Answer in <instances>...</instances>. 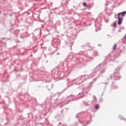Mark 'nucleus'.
<instances>
[{
  "label": "nucleus",
  "mask_w": 126,
  "mask_h": 126,
  "mask_svg": "<svg viewBox=\"0 0 126 126\" xmlns=\"http://www.w3.org/2000/svg\"><path fill=\"white\" fill-rule=\"evenodd\" d=\"M106 63H107L106 62H103L102 63L99 64V65L97 66L93 70V72L92 73V75L90 77L88 75L89 78L86 79H89V78H90V77H92L93 76H97V78H94L93 80V82L90 83L89 85L87 87H85L82 89V93H79V95H82V96H81L80 97H77V95H73L72 94L68 96L67 98H70V99H68V102L66 103V104H68L69 102H70V101H74V100H78L80 98H82L83 97H84L86 96V94L89 91H90V90L91 88H92V85L94 84V82L97 80V79L98 78V77H100V75L101 74H103L104 72H105V69L106 68Z\"/></svg>",
  "instance_id": "obj_1"
},
{
  "label": "nucleus",
  "mask_w": 126,
  "mask_h": 126,
  "mask_svg": "<svg viewBox=\"0 0 126 126\" xmlns=\"http://www.w3.org/2000/svg\"><path fill=\"white\" fill-rule=\"evenodd\" d=\"M72 85H73V84H71L70 85H67V87L63 89L61 92H57L50 97H47L44 101V104L47 105V104H50V103H51V104H55L56 103H57V104H62V103H63L64 101H65L64 97H63L60 99H58L57 97H60L61 94H63V93L67 88H69V87H70V86H72Z\"/></svg>",
  "instance_id": "obj_2"
},
{
  "label": "nucleus",
  "mask_w": 126,
  "mask_h": 126,
  "mask_svg": "<svg viewBox=\"0 0 126 126\" xmlns=\"http://www.w3.org/2000/svg\"><path fill=\"white\" fill-rule=\"evenodd\" d=\"M79 56L76 57L75 62L76 63L78 64H84L85 65L86 64L85 63H87L89 61V59L93 60L92 57L88 55L87 51H82L79 53Z\"/></svg>",
  "instance_id": "obj_3"
},
{
  "label": "nucleus",
  "mask_w": 126,
  "mask_h": 126,
  "mask_svg": "<svg viewBox=\"0 0 126 126\" xmlns=\"http://www.w3.org/2000/svg\"><path fill=\"white\" fill-rule=\"evenodd\" d=\"M89 78V76L87 75H84L80 76L79 78L77 79H73L72 80L67 79V84L66 85H69V84L71 83V82H73V81H76V82L74 83V84L75 85H80V83H82L83 82H84L86 79Z\"/></svg>",
  "instance_id": "obj_4"
},
{
  "label": "nucleus",
  "mask_w": 126,
  "mask_h": 126,
  "mask_svg": "<svg viewBox=\"0 0 126 126\" xmlns=\"http://www.w3.org/2000/svg\"><path fill=\"white\" fill-rule=\"evenodd\" d=\"M65 36L68 40L65 41V44H66V46H69L71 50L72 49L71 46H72L73 43L70 42V40H75L76 39V34H73L72 32H70L66 34Z\"/></svg>",
  "instance_id": "obj_5"
},
{
  "label": "nucleus",
  "mask_w": 126,
  "mask_h": 126,
  "mask_svg": "<svg viewBox=\"0 0 126 126\" xmlns=\"http://www.w3.org/2000/svg\"><path fill=\"white\" fill-rule=\"evenodd\" d=\"M85 115L82 113H78L77 115H76V117L77 119H78L79 122H80V119H82L83 121L91 120L92 119V117H91V115H90V114H88L89 117H88V116L85 117Z\"/></svg>",
  "instance_id": "obj_6"
},
{
  "label": "nucleus",
  "mask_w": 126,
  "mask_h": 126,
  "mask_svg": "<svg viewBox=\"0 0 126 126\" xmlns=\"http://www.w3.org/2000/svg\"><path fill=\"white\" fill-rule=\"evenodd\" d=\"M121 70V67H118L116 69H115V72L113 73V78L114 80H120V78H121V76L120 75V71Z\"/></svg>",
  "instance_id": "obj_7"
},
{
  "label": "nucleus",
  "mask_w": 126,
  "mask_h": 126,
  "mask_svg": "<svg viewBox=\"0 0 126 126\" xmlns=\"http://www.w3.org/2000/svg\"><path fill=\"white\" fill-rule=\"evenodd\" d=\"M53 43L55 44V45H56V46L55 48H58V46H60L61 42L59 39H55L53 41Z\"/></svg>",
  "instance_id": "obj_8"
},
{
  "label": "nucleus",
  "mask_w": 126,
  "mask_h": 126,
  "mask_svg": "<svg viewBox=\"0 0 126 126\" xmlns=\"http://www.w3.org/2000/svg\"><path fill=\"white\" fill-rule=\"evenodd\" d=\"M68 24L70 26L72 25L73 26L75 25V22H74V20L73 19L71 18L70 19V21L68 22Z\"/></svg>",
  "instance_id": "obj_9"
},
{
  "label": "nucleus",
  "mask_w": 126,
  "mask_h": 126,
  "mask_svg": "<svg viewBox=\"0 0 126 126\" xmlns=\"http://www.w3.org/2000/svg\"><path fill=\"white\" fill-rule=\"evenodd\" d=\"M83 103H84L85 106H87V107H88V106H89V105L90 104V101L87 100H83Z\"/></svg>",
  "instance_id": "obj_10"
},
{
  "label": "nucleus",
  "mask_w": 126,
  "mask_h": 126,
  "mask_svg": "<svg viewBox=\"0 0 126 126\" xmlns=\"http://www.w3.org/2000/svg\"><path fill=\"white\" fill-rule=\"evenodd\" d=\"M113 56H114V54H113V52H111V53H109L108 55L105 57V59H113Z\"/></svg>",
  "instance_id": "obj_11"
},
{
  "label": "nucleus",
  "mask_w": 126,
  "mask_h": 126,
  "mask_svg": "<svg viewBox=\"0 0 126 126\" xmlns=\"http://www.w3.org/2000/svg\"><path fill=\"white\" fill-rule=\"evenodd\" d=\"M54 87V84H49L48 86H47V88L48 89V90H51L52 88Z\"/></svg>",
  "instance_id": "obj_12"
},
{
  "label": "nucleus",
  "mask_w": 126,
  "mask_h": 126,
  "mask_svg": "<svg viewBox=\"0 0 126 126\" xmlns=\"http://www.w3.org/2000/svg\"><path fill=\"white\" fill-rule=\"evenodd\" d=\"M123 18L118 17V25H122V23H123Z\"/></svg>",
  "instance_id": "obj_13"
},
{
  "label": "nucleus",
  "mask_w": 126,
  "mask_h": 126,
  "mask_svg": "<svg viewBox=\"0 0 126 126\" xmlns=\"http://www.w3.org/2000/svg\"><path fill=\"white\" fill-rule=\"evenodd\" d=\"M55 119L58 120V121H61V120H62V116H61V115L58 114L55 116Z\"/></svg>",
  "instance_id": "obj_14"
},
{
  "label": "nucleus",
  "mask_w": 126,
  "mask_h": 126,
  "mask_svg": "<svg viewBox=\"0 0 126 126\" xmlns=\"http://www.w3.org/2000/svg\"><path fill=\"white\" fill-rule=\"evenodd\" d=\"M83 5L84 6H85V7H87V8H88L89 9V8H90V7L89 6V5H88L87 4V3L85 2H84L83 3Z\"/></svg>",
  "instance_id": "obj_15"
},
{
  "label": "nucleus",
  "mask_w": 126,
  "mask_h": 126,
  "mask_svg": "<svg viewBox=\"0 0 126 126\" xmlns=\"http://www.w3.org/2000/svg\"><path fill=\"white\" fill-rule=\"evenodd\" d=\"M121 15H122V17H125V15L126 14V11H124L120 12Z\"/></svg>",
  "instance_id": "obj_16"
},
{
  "label": "nucleus",
  "mask_w": 126,
  "mask_h": 126,
  "mask_svg": "<svg viewBox=\"0 0 126 126\" xmlns=\"http://www.w3.org/2000/svg\"><path fill=\"white\" fill-rule=\"evenodd\" d=\"M111 27H113V26L114 28H116V27H117V23H116V22H114L113 23V25H111Z\"/></svg>",
  "instance_id": "obj_17"
},
{
  "label": "nucleus",
  "mask_w": 126,
  "mask_h": 126,
  "mask_svg": "<svg viewBox=\"0 0 126 126\" xmlns=\"http://www.w3.org/2000/svg\"><path fill=\"white\" fill-rule=\"evenodd\" d=\"M68 64L67 63V62H65L63 63V66H64L66 65V66H68Z\"/></svg>",
  "instance_id": "obj_18"
},
{
  "label": "nucleus",
  "mask_w": 126,
  "mask_h": 126,
  "mask_svg": "<svg viewBox=\"0 0 126 126\" xmlns=\"http://www.w3.org/2000/svg\"><path fill=\"white\" fill-rule=\"evenodd\" d=\"M99 108V104H96L95 105L94 109H95V110H98Z\"/></svg>",
  "instance_id": "obj_19"
},
{
  "label": "nucleus",
  "mask_w": 126,
  "mask_h": 126,
  "mask_svg": "<svg viewBox=\"0 0 126 126\" xmlns=\"http://www.w3.org/2000/svg\"><path fill=\"white\" fill-rule=\"evenodd\" d=\"M117 49V43L115 44L113 48V50H116Z\"/></svg>",
  "instance_id": "obj_20"
},
{
  "label": "nucleus",
  "mask_w": 126,
  "mask_h": 126,
  "mask_svg": "<svg viewBox=\"0 0 126 126\" xmlns=\"http://www.w3.org/2000/svg\"><path fill=\"white\" fill-rule=\"evenodd\" d=\"M94 56H98V52L97 51H94Z\"/></svg>",
  "instance_id": "obj_21"
},
{
  "label": "nucleus",
  "mask_w": 126,
  "mask_h": 126,
  "mask_svg": "<svg viewBox=\"0 0 126 126\" xmlns=\"http://www.w3.org/2000/svg\"><path fill=\"white\" fill-rule=\"evenodd\" d=\"M112 87H113V89H117L118 88V86L115 85L114 86H113V85H112Z\"/></svg>",
  "instance_id": "obj_22"
},
{
  "label": "nucleus",
  "mask_w": 126,
  "mask_h": 126,
  "mask_svg": "<svg viewBox=\"0 0 126 126\" xmlns=\"http://www.w3.org/2000/svg\"><path fill=\"white\" fill-rule=\"evenodd\" d=\"M120 15H121V12L119 13L118 14H117V18L119 19V17H120Z\"/></svg>",
  "instance_id": "obj_23"
},
{
  "label": "nucleus",
  "mask_w": 126,
  "mask_h": 126,
  "mask_svg": "<svg viewBox=\"0 0 126 126\" xmlns=\"http://www.w3.org/2000/svg\"><path fill=\"white\" fill-rule=\"evenodd\" d=\"M30 95L28 94H27L25 96V98H28L29 97Z\"/></svg>",
  "instance_id": "obj_24"
},
{
  "label": "nucleus",
  "mask_w": 126,
  "mask_h": 126,
  "mask_svg": "<svg viewBox=\"0 0 126 126\" xmlns=\"http://www.w3.org/2000/svg\"><path fill=\"white\" fill-rule=\"evenodd\" d=\"M54 54H55V52H52V53H49V54H48V55H54Z\"/></svg>",
  "instance_id": "obj_25"
},
{
  "label": "nucleus",
  "mask_w": 126,
  "mask_h": 126,
  "mask_svg": "<svg viewBox=\"0 0 126 126\" xmlns=\"http://www.w3.org/2000/svg\"><path fill=\"white\" fill-rule=\"evenodd\" d=\"M51 73L53 74V73H55V70H51Z\"/></svg>",
  "instance_id": "obj_26"
},
{
  "label": "nucleus",
  "mask_w": 126,
  "mask_h": 126,
  "mask_svg": "<svg viewBox=\"0 0 126 126\" xmlns=\"http://www.w3.org/2000/svg\"><path fill=\"white\" fill-rule=\"evenodd\" d=\"M105 84V85H107V84H109V83H101V84Z\"/></svg>",
  "instance_id": "obj_27"
},
{
  "label": "nucleus",
  "mask_w": 126,
  "mask_h": 126,
  "mask_svg": "<svg viewBox=\"0 0 126 126\" xmlns=\"http://www.w3.org/2000/svg\"><path fill=\"white\" fill-rule=\"evenodd\" d=\"M88 45L85 44L82 46V47L83 48V47H87Z\"/></svg>",
  "instance_id": "obj_28"
},
{
  "label": "nucleus",
  "mask_w": 126,
  "mask_h": 126,
  "mask_svg": "<svg viewBox=\"0 0 126 126\" xmlns=\"http://www.w3.org/2000/svg\"><path fill=\"white\" fill-rule=\"evenodd\" d=\"M45 31H47V32H48V33H49V32H50V31H49V29H46L45 30Z\"/></svg>",
  "instance_id": "obj_29"
},
{
  "label": "nucleus",
  "mask_w": 126,
  "mask_h": 126,
  "mask_svg": "<svg viewBox=\"0 0 126 126\" xmlns=\"http://www.w3.org/2000/svg\"><path fill=\"white\" fill-rule=\"evenodd\" d=\"M94 100H96V99H97V97H96V96H95V95H94Z\"/></svg>",
  "instance_id": "obj_30"
},
{
  "label": "nucleus",
  "mask_w": 126,
  "mask_h": 126,
  "mask_svg": "<svg viewBox=\"0 0 126 126\" xmlns=\"http://www.w3.org/2000/svg\"><path fill=\"white\" fill-rule=\"evenodd\" d=\"M65 3H68V0H65Z\"/></svg>",
  "instance_id": "obj_31"
},
{
  "label": "nucleus",
  "mask_w": 126,
  "mask_h": 126,
  "mask_svg": "<svg viewBox=\"0 0 126 126\" xmlns=\"http://www.w3.org/2000/svg\"><path fill=\"white\" fill-rule=\"evenodd\" d=\"M120 120H124V121H126V119L125 118H121Z\"/></svg>",
  "instance_id": "obj_32"
},
{
  "label": "nucleus",
  "mask_w": 126,
  "mask_h": 126,
  "mask_svg": "<svg viewBox=\"0 0 126 126\" xmlns=\"http://www.w3.org/2000/svg\"><path fill=\"white\" fill-rule=\"evenodd\" d=\"M126 35L123 37V39H126Z\"/></svg>",
  "instance_id": "obj_33"
},
{
  "label": "nucleus",
  "mask_w": 126,
  "mask_h": 126,
  "mask_svg": "<svg viewBox=\"0 0 126 126\" xmlns=\"http://www.w3.org/2000/svg\"><path fill=\"white\" fill-rule=\"evenodd\" d=\"M62 126H67V125H66V124H63L62 125Z\"/></svg>",
  "instance_id": "obj_34"
},
{
  "label": "nucleus",
  "mask_w": 126,
  "mask_h": 126,
  "mask_svg": "<svg viewBox=\"0 0 126 126\" xmlns=\"http://www.w3.org/2000/svg\"><path fill=\"white\" fill-rule=\"evenodd\" d=\"M36 76V79H37V78H38V77H39V75H37Z\"/></svg>",
  "instance_id": "obj_35"
},
{
  "label": "nucleus",
  "mask_w": 126,
  "mask_h": 126,
  "mask_svg": "<svg viewBox=\"0 0 126 126\" xmlns=\"http://www.w3.org/2000/svg\"><path fill=\"white\" fill-rule=\"evenodd\" d=\"M37 88H41V86H37Z\"/></svg>",
  "instance_id": "obj_36"
},
{
  "label": "nucleus",
  "mask_w": 126,
  "mask_h": 126,
  "mask_svg": "<svg viewBox=\"0 0 126 126\" xmlns=\"http://www.w3.org/2000/svg\"><path fill=\"white\" fill-rule=\"evenodd\" d=\"M120 29H124V27H120Z\"/></svg>",
  "instance_id": "obj_37"
},
{
  "label": "nucleus",
  "mask_w": 126,
  "mask_h": 126,
  "mask_svg": "<svg viewBox=\"0 0 126 126\" xmlns=\"http://www.w3.org/2000/svg\"><path fill=\"white\" fill-rule=\"evenodd\" d=\"M17 43H20V41L17 40Z\"/></svg>",
  "instance_id": "obj_38"
},
{
  "label": "nucleus",
  "mask_w": 126,
  "mask_h": 126,
  "mask_svg": "<svg viewBox=\"0 0 126 126\" xmlns=\"http://www.w3.org/2000/svg\"><path fill=\"white\" fill-rule=\"evenodd\" d=\"M112 75H110V78H111V79H113V78H112Z\"/></svg>",
  "instance_id": "obj_39"
},
{
  "label": "nucleus",
  "mask_w": 126,
  "mask_h": 126,
  "mask_svg": "<svg viewBox=\"0 0 126 126\" xmlns=\"http://www.w3.org/2000/svg\"><path fill=\"white\" fill-rule=\"evenodd\" d=\"M9 32H11V31H12V29H10V30H9Z\"/></svg>",
  "instance_id": "obj_40"
},
{
  "label": "nucleus",
  "mask_w": 126,
  "mask_h": 126,
  "mask_svg": "<svg viewBox=\"0 0 126 126\" xmlns=\"http://www.w3.org/2000/svg\"><path fill=\"white\" fill-rule=\"evenodd\" d=\"M57 55H61V53H60L58 52V53H57Z\"/></svg>",
  "instance_id": "obj_41"
},
{
  "label": "nucleus",
  "mask_w": 126,
  "mask_h": 126,
  "mask_svg": "<svg viewBox=\"0 0 126 126\" xmlns=\"http://www.w3.org/2000/svg\"><path fill=\"white\" fill-rule=\"evenodd\" d=\"M9 16H10V17H12V15L10 14Z\"/></svg>",
  "instance_id": "obj_42"
},
{
  "label": "nucleus",
  "mask_w": 126,
  "mask_h": 126,
  "mask_svg": "<svg viewBox=\"0 0 126 126\" xmlns=\"http://www.w3.org/2000/svg\"><path fill=\"white\" fill-rule=\"evenodd\" d=\"M122 32V31H121V30H119L118 31V32Z\"/></svg>",
  "instance_id": "obj_43"
},
{
  "label": "nucleus",
  "mask_w": 126,
  "mask_h": 126,
  "mask_svg": "<svg viewBox=\"0 0 126 126\" xmlns=\"http://www.w3.org/2000/svg\"><path fill=\"white\" fill-rule=\"evenodd\" d=\"M117 15H115V18H118L117 17Z\"/></svg>",
  "instance_id": "obj_44"
},
{
  "label": "nucleus",
  "mask_w": 126,
  "mask_h": 126,
  "mask_svg": "<svg viewBox=\"0 0 126 126\" xmlns=\"http://www.w3.org/2000/svg\"><path fill=\"white\" fill-rule=\"evenodd\" d=\"M104 95V93H102L101 94V96H103Z\"/></svg>",
  "instance_id": "obj_45"
},
{
  "label": "nucleus",
  "mask_w": 126,
  "mask_h": 126,
  "mask_svg": "<svg viewBox=\"0 0 126 126\" xmlns=\"http://www.w3.org/2000/svg\"><path fill=\"white\" fill-rule=\"evenodd\" d=\"M63 110H62L61 111V113H63Z\"/></svg>",
  "instance_id": "obj_46"
},
{
  "label": "nucleus",
  "mask_w": 126,
  "mask_h": 126,
  "mask_svg": "<svg viewBox=\"0 0 126 126\" xmlns=\"http://www.w3.org/2000/svg\"><path fill=\"white\" fill-rule=\"evenodd\" d=\"M106 87H106V86L104 87V90H106Z\"/></svg>",
  "instance_id": "obj_47"
},
{
  "label": "nucleus",
  "mask_w": 126,
  "mask_h": 126,
  "mask_svg": "<svg viewBox=\"0 0 126 126\" xmlns=\"http://www.w3.org/2000/svg\"><path fill=\"white\" fill-rule=\"evenodd\" d=\"M2 40H4V37L2 38Z\"/></svg>",
  "instance_id": "obj_48"
},
{
  "label": "nucleus",
  "mask_w": 126,
  "mask_h": 126,
  "mask_svg": "<svg viewBox=\"0 0 126 126\" xmlns=\"http://www.w3.org/2000/svg\"><path fill=\"white\" fill-rule=\"evenodd\" d=\"M59 125H62V123H59Z\"/></svg>",
  "instance_id": "obj_49"
},
{
  "label": "nucleus",
  "mask_w": 126,
  "mask_h": 126,
  "mask_svg": "<svg viewBox=\"0 0 126 126\" xmlns=\"http://www.w3.org/2000/svg\"><path fill=\"white\" fill-rule=\"evenodd\" d=\"M49 50L51 51V48H49Z\"/></svg>",
  "instance_id": "obj_50"
},
{
  "label": "nucleus",
  "mask_w": 126,
  "mask_h": 126,
  "mask_svg": "<svg viewBox=\"0 0 126 126\" xmlns=\"http://www.w3.org/2000/svg\"><path fill=\"white\" fill-rule=\"evenodd\" d=\"M95 31H96V32H97V31H98L97 30V29H96V30H95Z\"/></svg>",
  "instance_id": "obj_51"
},
{
  "label": "nucleus",
  "mask_w": 126,
  "mask_h": 126,
  "mask_svg": "<svg viewBox=\"0 0 126 126\" xmlns=\"http://www.w3.org/2000/svg\"><path fill=\"white\" fill-rule=\"evenodd\" d=\"M87 125H89V123H87Z\"/></svg>",
  "instance_id": "obj_52"
},
{
  "label": "nucleus",
  "mask_w": 126,
  "mask_h": 126,
  "mask_svg": "<svg viewBox=\"0 0 126 126\" xmlns=\"http://www.w3.org/2000/svg\"><path fill=\"white\" fill-rule=\"evenodd\" d=\"M39 117H40V118H41V115H40V116H39Z\"/></svg>",
  "instance_id": "obj_53"
},
{
  "label": "nucleus",
  "mask_w": 126,
  "mask_h": 126,
  "mask_svg": "<svg viewBox=\"0 0 126 126\" xmlns=\"http://www.w3.org/2000/svg\"><path fill=\"white\" fill-rule=\"evenodd\" d=\"M5 125H7V123H5Z\"/></svg>",
  "instance_id": "obj_54"
},
{
  "label": "nucleus",
  "mask_w": 126,
  "mask_h": 126,
  "mask_svg": "<svg viewBox=\"0 0 126 126\" xmlns=\"http://www.w3.org/2000/svg\"><path fill=\"white\" fill-rule=\"evenodd\" d=\"M80 123L81 124H82V123L81 122H80Z\"/></svg>",
  "instance_id": "obj_55"
},
{
  "label": "nucleus",
  "mask_w": 126,
  "mask_h": 126,
  "mask_svg": "<svg viewBox=\"0 0 126 126\" xmlns=\"http://www.w3.org/2000/svg\"><path fill=\"white\" fill-rule=\"evenodd\" d=\"M41 81V82H43V81Z\"/></svg>",
  "instance_id": "obj_56"
},
{
  "label": "nucleus",
  "mask_w": 126,
  "mask_h": 126,
  "mask_svg": "<svg viewBox=\"0 0 126 126\" xmlns=\"http://www.w3.org/2000/svg\"><path fill=\"white\" fill-rule=\"evenodd\" d=\"M73 7H75V6H74Z\"/></svg>",
  "instance_id": "obj_57"
},
{
  "label": "nucleus",
  "mask_w": 126,
  "mask_h": 126,
  "mask_svg": "<svg viewBox=\"0 0 126 126\" xmlns=\"http://www.w3.org/2000/svg\"><path fill=\"white\" fill-rule=\"evenodd\" d=\"M49 34H50V33H48V35H49Z\"/></svg>",
  "instance_id": "obj_58"
},
{
  "label": "nucleus",
  "mask_w": 126,
  "mask_h": 126,
  "mask_svg": "<svg viewBox=\"0 0 126 126\" xmlns=\"http://www.w3.org/2000/svg\"><path fill=\"white\" fill-rule=\"evenodd\" d=\"M28 118H29V115L28 116Z\"/></svg>",
  "instance_id": "obj_59"
},
{
  "label": "nucleus",
  "mask_w": 126,
  "mask_h": 126,
  "mask_svg": "<svg viewBox=\"0 0 126 126\" xmlns=\"http://www.w3.org/2000/svg\"><path fill=\"white\" fill-rule=\"evenodd\" d=\"M99 46H100V44H98Z\"/></svg>",
  "instance_id": "obj_60"
},
{
  "label": "nucleus",
  "mask_w": 126,
  "mask_h": 126,
  "mask_svg": "<svg viewBox=\"0 0 126 126\" xmlns=\"http://www.w3.org/2000/svg\"><path fill=\"white\" fill-rule=\"evenodd\" d=\"M119 117H121V115H120Z\"/></svg>",
  "instance_id": "obj_61"
},
{
  "label": "nucleus",
  "mask_w": 126,
  "mask_h": 126,
  "mask_svg": "<svg viewBox=\"0 0 126 126\" xmlns=\"http://www.w3.org/2000/svg\"><path fill=\"white\" fill-rule=\"evenodd\" d=\"M40 34H41V32H40Z\"/></svg>",
  "instance_id": "obj_62"
},
{
  "label": "nucleus",
  "mask_w": 126,
  "mask_h": 126,
  "mask_svg": "<svg viewBox=\"0 0 126 126\" xmlns=\"http://www.w3.org/2000/svg\"><path fill=\"white\" fill-rule=\"evenodd\" d=\"M6 43H4V44H5Z\"/></svg>",
  "instance_id": "obj_63"
}]
</instances>
